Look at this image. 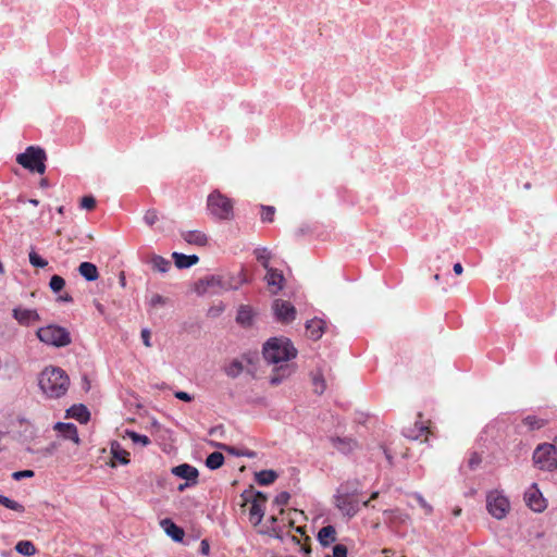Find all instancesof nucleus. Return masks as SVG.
<instances>
[{"label": "nucleus", "mask_w": 557, "mask_h": 557, "mask_svg": "<svg viewBox=\"0 0 557 557\" xmlns=\"http://www.w3.org/2000/svg\"><path fill=\"white\" fill-rule=\"evenodd\" d=\"M334 504L348 518H352L359 511V499L355 494H338L335 496Z\"/></svg>", "instance_id": "nucleus-10"}, {"label": "nucleus", "mask_w": 557, "mask_h": 557, "mask_svg": "<svg viewBox=\"0 0 557 557\" xmlns=\"http://www.w3.org/2000/svg\"><path fill=\"white\" fill-rule=\"evenodd\" d=\"M141 338H143V343L146 347H151V343H150V332L147 330V329H144L141 331Z\"/></svg>", "instance_id": "nucleus-51"}, {"label": "nucleus", "mask_w": 557, "mask_h": 557, "mask_svg": "<svg viewBox=\"0 0 557 557\" xmlns=\"http://www.w3.org/2000/svg\"><path fill=\"white\" fill-rule=\"evenodd\" d=\"M486 509L492 517L502 520L510 510V502L502 492L491 491L486 495Z\"/></svg>", "instance_id": "nucleus-8"}, {"label": "nucleus", "mask_w": 557, "mask_h": 557, "mask_svg": "<svg viewBox=\"0 0 557 557\" xmlns=\"http://www.w3.org/2000/svg\"><path fill=\"white\" fill-rule=\"evenodd\" d=\"M174 396L177 399L186 401V403H190L194 399V397L191 395H189L188 393L183 392V391L175 392Z\"/></svg>", "instance_id": "nucleus-50"}, {"label": "nucleus", "mask_w": 557, "mask_h": 557, "mask_svg": "<svg viewBox=\"0 0 557 557\" xmlns=\"http://www.w3.org/2000/svg\"><path fill=\"white\" fill-rule=\"evenodd\" d=\"M54 429L66 440L73 441L75 444L79 443L77 428L73 423L58 422Z\"/></svg>", "instance_id": "nucleus-18"}, {"label": "nucleus", "mask_w": 557, "mask_h": 557, "mask_svg": "<svg viewBox=\"0 0 557 557\" xmlns=\"http://www.w3.org/2000/svg\"><path fill=\"white\" fill-rule=\"evenodd\" d=\"M29 202L34 206H38L39 201L37 199H29Z\"/></svg>", "instance_id": "nucleus-64"}, {"label": "nucleus", "mask_w": 557, "mask_h": 557, "mask_svg": "<svg viewBox=\"0 0 557 557\" xmlns=\"http://www.w3.org/2000/svg\"><path fill=\"white\" fill-rule=\"evenodd\" d=\"M429 434V428L419 423H414L413 426L407 428L405 430V436L413 441L426 442Z\"/></svg>", "instance_id": "nucleus-16"}, {"label": "nucleus", "mask_w": 557, "mask_h": 557, "mask_svg": "<svg viewBox=\"0 0 557 557\" xmlns=\"http://www.w3.org/2000/svg\"><path fill=\"white\" fill-rule=\"evenodd\" d=\"M38 385L47 397L60 398L70 387V377L63 369L48 366L39 373Z\"/></svg>", "instance_id": "nucleus-3"}, {"label": "nucleus", "mask_w": 557, "mask_h": 557, "mask_svg": "<svg viewBox=\"0 0 557 557\" xmlns=\"http://www.w3.org/2000/svg\"><path fill=\"white\" fill-rule=\"evenodd\" d=\"M112 462L111 467H115L116 461L121 465H127L129 462V453L122 448L120 443L113 442L111 444Z\"/></svg>", "instance_id": "nucleus-21"}, {"label": "nucleus", "mask_w": 557, "mask_h": 557, "mask_svg": "<svg viewBox=\"0 0 557 557\" xmlns=\"http://www.w3.org/2000/svg\"><path fill=\"white\" fill-rule=\"evenodd\" d=\"M150 264L153 271L165 273L171 269L170 260L159 255H152L150 258Z\"/></svg>", "instance_id": "nucleus-26"}, {"label": "nucleus", "mask_w": 557, "mask_h": 557, "mask_svg": "<svg viewBox=\"0 0 557 557\" xmlns=\"http://www.w3.org/2000/svg\"><path fill=\"white\" fill-rule=\"evenodd\" d=\"M244 370L243 363L239 360H233L225 367V373L230 377H237Z\"/></svg>", "instance_id": "nucleus-33"}, {"label": "nucleus", "mask_w": 557, "mask_h": 557, "mask_svg": "<svg viewBox=\"0 0 557 557\" xmlns=\"http://www.w3.org/2000/svg\"><path fill=\"white\" fill-rule=\"evenodd\" d=\"M252 309L249 306H240L237 311L236 321L243 326H249L252 323Z\"/></svg>", "instance_id": "nucleus-28"}, {"label": "nucleus", "mask_w": 557, "mask_h": 557, "mask_svg": "<svg viewBox=\"0 0 557 557\" xmlns=\"http://www.w3.org/2000/svg\"><path fill=\"white\" fill-rule=\"evenodd\" d=\"M414 498L418 504L424 509L425 515H431L433 511L432 506L423 498L420 494H414Z\"/></svg>", "instance_id": "nucleus-45"}, {"label": "nucleus", "mask_w": 557, "mask_h": 557, "mask_svg": "<svg viewBox=\"0 0 557 557\" xmlns=\"http://www.w3.org/2000/svg\"><path fill=\"white\" fill-rule=\"evenodd\" d=\"M207 209L218 220L230 221L234 219V201L218 189L209 194Z\"/></svg>", "instance_id": "nucleus-5"}, {"label": "nucleus", "mask_w": 557, "mask_h": 557, "mask_svg": "<svg viewBox=\"0 0 557 557\" xmlns=\"http://www.w3.org/2000/svg\"><path fill=\"white\" fill-rule=\"evenodd\" d=\"M15 549L24 556H33L36 553V547L30 541H20L15 545Z\"/></svg>", "instance_id": "nucleus-32"}, {"label": "nucleus", "mask_w": 557, "mask_h": 557, "mask_svg": "<svg viewBox=\"0 0 557 557\" xmlns=\"http://www.w3.org/2000/svg\"><path fill=\"white\" fill-rule=\"evenodd\" d=\"M181 236L186 243L196 246H206L208 243L207 235L200 231H183Z\"/></svg>", "instance_id": "nucleus-22"}, {"label": "nucleus", "mask_w": 557, "mask_h": 557, "mask_svg": "<svg viewBox=\"0 0 557 557\" xmlns=\"http://www.w3.org/2000/svg\"><path fill=\"white\" fill-rule=\"evenodd\" d=\"M290 537H292V541H293L294 543H296V544H300V539H299L298 536H296V535H290Z\"/></svg>", "instance_id": "nucleus-60"}, {"label": "nucleus", "mask_w": 557, "mask_h": 557, "mask_svg": "<svg viewBox=\"0 0 557 557\" xmlns=\"http://www.w3.org/2000/svg\"><path fill=\"white\" fill-rule=\"evenodd\" d=\"M377 497H379V492H373V493L371 494V496H370V499H368V500L363 502V504H362V505H363L364 507H368V506H370V502H371V500H373V499H376Z\"/></svg>", "instance_id": "nucleus-55"}, {"label": "nucleus", "mask_w": 557, "mask_h": 557, "mask_svg": "<svg viewBox=\"0 0 557 557\" xmlns=\"http://www.w3.org/2000/svg\"><path fill=\"white\" fill-rule=\"evenodd\" d=\"M48 185H49V183H48V180H47V178H42V180L40 181V186H41V187L46 188V187H48Z\"/></svg>", "instance_id": "nucleus-59"}, {"label": "nucleus", "mask_w": 557, "mask_h": 557, "mask_svg": "<svg viewBox=\"0 0 557 557\" xmlns=\"http://www.w3.org/2000/svg\"><path fill=\"white\" fill-rule=\"evenodd\" d=\"M173 474H175L178 478L185 479L187 481H191L193 483L197 482L198 478V470L189 466L187 463L180 465L177 467H174L172 469Z\"/></svg>", "instance_id": "nucleus-17"}, {"label": "nucleus", "mask_w": 557, "mask_h": 557, "mask_svg": "<svg viewBox=\"0 0 557 557\" xmlns=\"http://www.w3.org/2000/svg\"><path fill=\"white\" fill-rule=\"evenodd\" d=\"M159 220L158 212L154 209H149L146 211L144 215V221L149 225L152 226L157 221Z\"/></svg>", "instance_id": "nucleus-44"}, {"label": "nucleus", "mask_w": 557, "mask_h": 557, "mask_svg": "<svg viewBox=\"0 0 557 557\" xmlns=\"http://www.w3.org/2000/svg\"><path fill=\"white\" fill-rule=\"evenodd\" d=\"M246 282V272L242 269L236 273L206 276L196 283L195 292L198 295H205L207 293L218 294L227 290H236Z\"/></svg>", "instance_id": "nucleus-2"}, {"label": "nucleus", "mask_w": 557, "mask_h": 557, "mask_svg": "<svg viewBox=\"0 0 557 557\" xmlns=\"http://www.w3.org/2000/svg\"><path fill=\"white\" fill-rule=\"evenodd\" d=\"M79 274L87 281H96L99 277L97 267L91 262H82L78 267Z\"/></svg>", "instance_id": "nucleus-25"}, {"label": "nucleus", "mask_w": 557, "mask_h": 557, "mask_svg": "<svg viewBox=\"0 0 557 557\" xmlns=\"http://www.w3.org/2000/svg\"><path fill=\"white\" fill-rule=\"evenodd\" d=\"M265 280L272 294H277L283 288L284 276L281 271L273 268L268 269Z\"/></svg>", "instance_id": "nucleus-15"}, {"label": "nucleus", "mask_w": 557, "mask_h": 557, "mask_svg": "<svg viewBox=\"0 0 557 557\" xmlns=\"http://www.w3.org/2000/svg\"><path fill=\"white\" fill-rule=\"evenodd\" d=\"M305 528L306 525H294V530L296 531V533H298L300 536H306V531H305Z\"/></svg>", "instance_id": "nucleus-53"}, {"label": "nucleus", "mask_w": 557, "mask_h": 557, "mask_svg": "<svg viewBox=\"0 0 557 557\" xmlns=\"http://www.w3.org/2000/svg\"><path fill=\"white\" fill-rule=\"evenodd\" d=\"M172 258L178 269L189 268L199 261L196 255L186 256L180 252H173Z\"/></svg>", "instance_id": "nucleus-23"}, {"label": "nucleus", "mask_w": 557, "mask_h": 557, "mask_svg": "<svg viewBox=\"0 0 557 557\" xmlns=\"http://www.w3.org/2000/svg\"><path fill=\"white\" fill-rule=\"evenodd\" d=\"M59 448V444L57 442H52L51 444H49L47 447H44L39 450V453L47 457V456H51L53 455L57 449Z\"/></svg>", "instance_id": "nucleus-46"}, {"label": "nucleus", "mask_w": 557, "mask_h": 557, "mask_svg": "<svg viewBox=\"0 0 557 557\" xmlns=\"http://www.w3.org/2000/svg\"><path fill=\"white\" fill-rule=\"evenodd\" d=\"M533 461L541 470H555L557 468V455L553 444L539 445L533 453Z\"/></svg>", "instance_id": "nucleus-9"}, {"label": "nucleus", "mask_w": 557, "mask_h": 557, "mask_svg": "<svg viewBox=\"0 0 557 557\" xmlns=\"http://www.w3.org/2000/svg\"><path fill=\"white\" fill-rule=\"evenodd\" d=\"M548 423V420L530 414L523 418L522 424L528 428L529 431H535L544 428Z\"/></svg>", "instance_id": "nucleus-27"}, {"label": "nucleus", "mask_w": 557, "mask_h": 557, "mask_svg": "<svg viewBox=\"0 0 557 557\" xmlns=\"http://www.w3.org/2000/svg\"><path fill=\"white\" fill-rule=\"evenodd\" d=\"M289 497L290 496L287 492H282L275 497L274 504H276L277 506H284L288 503Z\"/></svg>", "instance_id": "nucleus-47"}, {"label": "nucleus", "mask_w": 557, "mask_h": 557, "mask_svg": "<svg viewBox=\"0 0 557 557\" xmlns=\"http://www.w3.org/2000/svg\"><path fill=\"white\" fill-rule=\"evenodd\" d=\"M160 524L165 531V533L169 536H171L175 542L183 541L185 535L184 530L176 525L171 519H163Z\"/></svg>", "instance_id": "nucleus-20"}, {"label": "nucleus", "mask_w": 557, "mask_h": 557, "mask_svg": "<svg viewBox=\"0 0 557 557\" xmlns=\"http://www.w3.org/2000/svg\"><path fill=\"white\" fill-rule=\"evenodd\" d=\"M60 300H62V301H66V302H72V301H73V298H72V296H70L69 294H65L64 296H61V297H60Z\"/></svg>", "instance_id": "nucleus-58"}, {"label": "nucleus", "mask_w": 557, "mask_h": 557, "mask_svg": "<svg viewBox=\"0 0 557 557\" xmlns=\"http://www.w3.org/2000/svg\"><path fill=\"white\" fill-rule=\"evenodd\" d=\"M250 518H257L256 524L260 523L264 516V506L260 505L258 500H252L250 509H249Z\"/></svg>", "instance_id": "nucleus-34"}, {"label": "nucleus", "mask_w": 557, "mask_h": 557, "mask_svg": "<svg viewBox=\"0 0 557 557\" xmlns=\"http://www.w3.org/2000/svg\"><path fill=\"white\" fill-rule=\"evenodd\" d=\"M223 463L224 456L219 451L210 454L206 459V466L211 470L219 469L220 467L223 466Z\"/></svg>", "instance_id": "nucleus-31"}, {"label": "nucleus", "mask_w": 557, "mask_h": 557, "mask_svg": "<svg viewBox=\"0 0 557 557\" xmlns=\"http://www.w3.org/2000/svg\"><path fill=\"white\" fill-rule=\"evenodd\" d=\"M481 462L482 456L476 451H472L467 463L470 470H475L481 465Z\"/></svg>", "instance_id": "nucleus-41"}, {"label": "nucleus", "mask_w": 557, "mask_h": 557, "mask_svg": "<svg viewBox=\"0 0 557 557\" xmlns=\"http://www.w3.org/2000/svg\"><path fill=\"white\" fill-rule=\"evenodd\" d=\"M0 274L1 275H4L5 274V269H4V265L2 264V262L0 261Z\"/></svg>", "instance_id": "nucleus-62"}, {"label": "nucleus", "mask_w": 557, "mask_h": 557, "mask_svg": "<svg viewBox=\"0 0 557 557\" xmlns=\"http://www.w3.org/2000/svg\"><path fill=\"white\" fill-rule=\"evenodd\" d=\"M262 352L269 363L275 364L270 379L272 385L280 384L295 371V367L288 361L296 358L297 349L288 338L272 337L268 339L263 345Z\"/></svg>", "instance_id": "nucleus-1"}, {"label": "nucleus", "mask_w": 557, "mask_h": 557, "mask_svg": "<svg viewBox=\"0 0 557 557\" xmlns=\"http://www.w3.org/2000/svg\"><path fill=\"white\" fill-rule=\"evenodd\" d=\"M34 476V471L33 470H22V471H16L13 473V478L15 480H21V479H24V478H32Z\"/></svg>", "instance_id": "nucleus-49"}, {"label": "nucleus", "mask_w": 557, "mask_h": 557, "mask_svg": "<svg viewBox=\"0 0 557 557\" xmlns=\"http://www.w3.org/2000/svg\"><path fill=\"white\" fill-rule=\"evenodd\" d=\"M165 302H166V299L159 294L153 295L150 299L151 307L163 306V305H165Z\"/></svg>", "instance_id": "nucleus-48"}, {"label": "nucleus", "mask_w": 557, "mask_h": 557, "mask_svg": "<svg viewBox=\"0 0 557 557\" xmlns=\"http://www.w3.org/2000/svg\"><path fill=\"white\" fill-rule=\"evenodd\" d=\"M252 500H258V503H260V505L264 506L265 502H267V496L263 493H261V492H257L255 494Z\"/></svg>", "instance_id": "nucleus-52"}, {"label": "nucleus", "mask_w": 557, "mask_h": 557, "mask_svg": "<svg viewBox=\"0 0 557 557\" xmlns=\"http://www.w3.org/2000/svg\"><path fill=\"white\" fill-rule=\"evenodd\" d=\"M201 552L205 555H208V553H209V544H208V542L206 540H203L201 542Z\"/></svg>", "instance_id": "nucleus-56"}, {"label": "nucleus", "mask_w": 557, "mask_h": 557, "mask_svg": "<svg viewBox=\"0 0 557 557\" xmlns=\"http://www.w3.org/2000/svg\"><path fill=\"white\" fill-rule=\"evenodd\" d=\"M69 414L79 421L86 423L89 420L90 413L84 405L73 406L67 410Z\"/></svg>", "instance_id": "nucleus-29"}, {"label": "nucleus", "mask_w": 557, "mask_h": 557, "mask_svg": "<svg viewBox=\"0 0 557 557\" xmlns=\"http://www.w3.org/2000/svg\"><path fill=\"white\" fill-rule=\"evenodd\" d=\"M275 208L272 206H261V221L273 222Z\"/></svg>", "instance_id": "nucleus-40"}, {"label": "nucleus", "mask_w": 557, "mask_h": 557, "mask_svg": "<svg viewBox=\"0 0 557 557\" xmlns=\"http://www.w3.org/2000/svg\"><path fill=\"white\" fill-rule=\"evenodd\" d=\"M36 335L40 342L53 347H65L72 343L70 332L55 324L39 327Z\"/></svg>", "instance_id": "nucleus-7"}, {"label": "nucleus", "mask_w": 557, "mask_h": 557, "mask_svg": "<svg viewBox=\"0 0 557 557\" xmlns=\"http://www.w3.org/2000/svg\"><path fill=\"white\" fill-rule=\"evenodd\" d=\"M524 500L530 509L535 512H542L546 508V500L543 497L541 491L537 488L536 484H533L530 488L524 493Z\"/></svg>", "instance_id": "nucleus-12"}, {"label": "nucleus", "mask_w": 557, "mask_h": 557, "mask_svg": "<svg viewBox=\"0 0 557 557\" xmlns=\"http://www.w3.org/2000/svg\"><path fill=\"white\" fill-rule=\"evenodd\" d=\"M382 553L384 554L385 557H392V555H394V550L391 548H384Z\"/></svg>", "instance_id": "nucleus-57"}, {"label": "nucleus", "mask_w": 557, "mask_h": 557, "mask_svg": "<svg viewBox=\"0 0 557 557\" xmlns=\"http://www.w3.org/2000/svg\"><path fill=\"white\" fill-rule=\"evenodd\" d=\"M454 272H455L456 275H461L462 274L463 268H462L461 263L458 262V263L454 264Z\"/></svg>", "instance_id": "nucleus-54"}, {"label": "nucleus", "mask_w": 557, "mask_h": 557, "mask_svg": "<svg viewBox=\"0 0 557 557\" xmlns=\"http://www.w3.org/2000/svg\"><path fill=\"white\" fill-rule=\"evenodd\" d=\"M13 318L21 324V325H29L34 322H38L40 320V317L38 312L34 309H26V308H14L12 311Z\"/></svg>", "instance_id": "nucleus-13"}, {"label": "nucleus", "mask_w": 557, "mask_h": 557, "mask_svg": "<svg viewBox=\"0 0 557 557\" xmlns=\"http://www.w3.org/2000/svg\"><path fill=\"white\" fill-rule=\"evenodd\" d=\"M318 540L322 546H329L336 541V531L333 525L323 527L318 533Z\"/></svg>", "instance_id": "nucleus-24"}, {"label": "nucleus", "mask_w": 557, "mask_h": 557, "mask_svg": "<svg viewBox=\"0 0 557 557\" xmlns=\"http://www.w3.org/2000/svg\"><path fill=\"white\" fill-rule=\"evenodd\" d=\"M29 263L35 268H46L48 265V261L41 258L34 249H32L28 253Z\"/></svg>", "instance_id": "nucleus-36"}, {"label": "nucleus", "mask_w": 557, "mask_h": 557, "mask_svg": "<svg viewBox=\"0 0 557 557\" xmlns=\"http://www.w3.org/2000/svg\"><path fill=\"white\" fill-rule=\"evenodd\" d=\"M453 513L454 516L458 517L461 513V508H455Z\"/></svg>", "instance_id": "nucleus-61"}, {"label": "nucleus", "mask_w": 557, "mask_h": 557, "mask_svg": "<svg viewBox=\"0 0 557 557\" xmlns=\"http://www.w3.org/2000/svg\"><path fill=\"white\" fill-rule=\"evenodd\" d=\"M326 323L324 320L313 318L306 324V331L309 338L318 341L322 337L325 332Z\"/></svg>", "instance_id": "nucleus-14"}, {"label": "nucleus", "mask_w": 557, "mask_h": 557, "mask_svg": "<svg viewBox=\"0 0 557 557\" xmlns=\"http://www.w3.org/2000/svg\"><path fill=\"white\" fill-rule=\"evenodd\" d=\"M277 474L273 470H262L256 474V480L260 485H269L273 483Z\"/></svg>", "instance_id": "nucleus-30"}, {"label": "nucleus", "mask_w": 557, "mask_h": 557, "mask_svg": "<svg viewBox=\"0 0 557 557\" xmlns=\"http://www.w3.org/2000/svg\"><path fill=\"white\" fill-rule=\"evenodd\" d=\"M81 208L91 211L96 208V199L92 196H84L81 199Z\"/></svg>", "instance_id": "nucleus-43"}, {"label": "nucleus", "mask_w": 557, "mask_h": 557, "mask_svg": "<svg viewBox=\"0 0 557 557\" xmlns=\"http://www.w3.org/2000/svg\"><path fill=\"white\" fill-rule=\"evenodd\" d=\"M256 258L257 260L262 264V267L268 270L271 269L270 267V252L265 249H257L256 250Z\"/></svg>", "instance_id": "nucleus-37"}, {"label": "nucleus", "mask_w": 557, "mask_h": 557, "mask_svg": "<svg viewBox=\"0 0 557 557\" xmlns=\"http://www.w3.org/2000/svg\"><path fill=\"white\" fill-rule=\"evenodd\" d=\"M314 392L319 395L323 394L326 388L325 380L321 373L314 374L312 377Z\"/></svg>", "instance_id": "nucleus-38"}, {"label": "nucleus", "mask_w": 557, "mask_h": 557, "mask_svg": "<svg viewBox=\"0 0 557 557\" xmlns=\"http://www.w3.org/2000/svg\"><path fill=\"white\" fill-rule=\"evenodd\" d=\"M127 435L129 436V438L134 442V443H140L143 444L144 446H147L150 444V440L148 436L146 435H143V434H138L136 432H127Z\"/></svg>", "instance_id": "nucleus-42"}, {"label": "nucleus", "mask_w": 557, "mask_h": 557, "mask_svg": "<svg viewBox=\"0 0 557 557\" xmlns=\"http://www.w3.org/2000/svg\"><path fill=\"white\" fill-rule=\"evenodd\" d=\"M304 512L297 509H280V513L277 516L273 515L270 518L271 528L268 530V534L281 541L284 540L285 536L290 535V530L298 522V518L302 517Z\"/></svg>", "instance_id": "nucleus-4"}, {"label": "nucleus", "mask_w": 557, "mask_h": 557, "mask_svg": "<svg viewBox=\"0 0 557 557\" xmlns=\"http://www.w3.org/2000/svg\"><path fill=\"white\" fill-rule=\"evenodd\" d=\"M49 286L54 293H59L65 286V281L60 275H52L49 282Z\"/></svg>", "instance_id": "nucleus-39"}, {"label": "nucleus", "mask_w": 557, "mask_h": 557, "mask_svg": "<svg viewBox=\"0 0 557 557\" xmlns=\"http://www.w3.org/2000/svg\"><path fill=\"white\" fill-rule=\"evenodd\" d=\"M273 311L277 321L289 323L296 318V308L287 300L275 299L273 302Z\"/></svg>", "instance_id": "nucleus-11"}, {"label": "nucleus", "mask_w": 557, "mask_h": 557, "mask_svg": "<svg viewBox=\"0 0 557 557\" xmlns=\"http://www.w3.org/2000/svg\"><path fill=\"white\" fill-rule=\"evenodd\" d=\"M57 211H58L59 214H63L64 213V207L63 206L59 207L57 209Z\"/></svg>", "instance_id": "nucleus-63"}, {"label": "nucleus", "mask_w": 557, "mask_h": 557, "mask_svg": "<svg viewBox=\"0 0 557 557\" xmlns=\"http://www.w3.org/2000/svg\"><path fill=\"white\" fill-rule=\"evenodd\" d=\"M0 505L17 512H23L25 510L22 504L13 499H10L9 497H5L3 495H0Z\"/></svg>", "instance_id": "nucleus-35"}, {"label": "nucleus", "mask_w": 557, "mask_h": 557, "mask_svg": "<svg viewBox=\"0 0 557 557\" xmlns=\"http://www.w3.org/2000/svg\"><path fill=\"white\" fill-rule=\"evenodd\" d=\"M331 443L337 450L348 454L358 447L357 442L351 437H332Z\"/></svg>", "instance_id": "nucleus-19"}, {"label": "nucleus", "mask_w": 557, "mask_h": 557, "mask_svg": "<svg viewBox=\"0 0 557 557\" xmlns=\"http://www.w3.org/2000/svg\"><path fill=\"white\" fill-rule=\"evenodd\" d=\"M46 151L38 146H29L23 153L17 154L16 162L24 169L42 175L46 172Z\"/></svg>", "instance_id": "nucleus-6"}]
</instances>
